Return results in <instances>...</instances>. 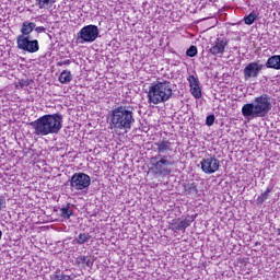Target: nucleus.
Segmentation results:
<instances>
[{
    "mask_svg": "<svg viewBox=\"0 0 280 280\" xmlns=\"http://www.w3.org/2000/svg\"><path fill=\"white\" fill-rule=\"evenodd\" d=\"M31 126L37 137L58 135L62 129V116L60 114L44 115L31 122Z\"/></svg>",
    "mask_w": 280,
    "mask_h": 280,
    "instance_id": "1",
    "label": "nucleus"
},
{
    "mask_svg": "<svg viewBox=\"0 0 280 280\" xmlns=\"http://www.w3.org/2000/svg\"><path fill=\"white\" fill-rule=\"evenodd\" d=\"M110 130H131L135 125V113L131 107L120 105L109 112Z\"/></svg>",
    "mask_w": 280,
    "mask_h": 280,
    "instance_id": "2",
    "label": "nucleus"
},
{
    "mask_svg": "<svg viewBox=\"0 0 280 280\" xmlns=\"http://www.w3.org/2000/svg\"><path fill=\"white\" fill-rule=\"evenodd\" d=\"M272 110L270 96L262 94L254 98V103L244 104L241 113L245 119H257V117H266Z\"/></svg>",
    "mask_w": 280,
    "mask_h": 280,
    "instance_id": "3",
    "label": "nucleus"
},
{
    "mask_svg": "<svg viewBox=\"0 0 280 280\" xmlns=\"http://www.w3.org/2000/svg\"><path fill=\"white\" fill-rule=\"evenodd\" d=\"M172 83L170 81H156L149 86L148 102L149 104H165L172 97Z\"/></svg>",
    "mask_w": 280,
    "mask_h": 280,
    "instance_id": "4",
    "label": "nucleus"
},
{
    "mask_svg": "<svg viewBox=\"0 0 280 280\" xmlns=\"http://www.w3.org/2000/svg\"><path fill=\"white\" fill-rule=\"evenodd\" d=\"M150 172L154 176H170L172 174V165L174 162L170 161L167 155L158 154L150 159Z\"/></svg>",
    "mask_w": 280,
    "mask_h": 280,
    "instance_id": "5",
    "label": "nucleus"
},
{
    "mask_svg": "<svg viewBox=\"0 0 280 280\" xmlns=\"http://www.w3.org/2000/svg\"><path fill=\"white\" fill-rule=\"evenodd\" d=\"M91 186V176L86 173H74L70 179V187L77 191H82Z\"/></svg>",
    "mask_w": 280,
    "mask_h": 280,
    "instance_id": "6",
    "label": "nucleus"
},
{
    "mask_svg": "<svg viewBox=\"0 0 280 280\" xmlns=\"http://www.w3.org/2000/svg\"><path fill=\"white\" fill-rule=\"evenodd\" d=\"M18 49L22 51H28V54H36L39 46L36 39L30 40V36L19 35L16 38Z\"/></svg>",
    "mask_w": 280,
    "mask_h": 280,
    "instance_id": "7",
    "label": "nucleus"
},
{
    "mask_svg": "<svg viewBox=\"0 0 280 280\" xmlns=\"http://www.w3.org/2000/svg\"><path fill=\"white\" fill-rule=\"evenodd\" d=\"M97 36H100V28L93 24L84 26L79 32V38L82 43H95Z\"/></svg>",
    "mask_w": 280,
    "mask_h": 280,
    "instance_id": "8",
    "label": "nucleus"
},
{
    "mask_svg": "<svg viewBox=\"0 0 280 280\" xmlns=\"http://www.w3.org/2000/svg\"><path fill=\"white\" fill-rule=\"evenodd\" d=\"M201 170L203 174H215L220 170V160L210 156L201 161Z\"/></svg>",
    "mask_w": 280,
    "mask_h": 280,
    "instance_id": "9",
    "label": "nucleus"
},
{
    "mask_svg": "<svg viewBox=\"0 0 280 280\" xmlns=\"http://www.w3.org/2000/svg\"><path fill=\"white\" fill-rule=\"evenodd\" d=\"M261 69H264V65L255 61L249 62L243 70L244 79L248 81L252 78H258L259 73H261Z\"/></svg>",
    "mask_w": 280,
    "mask_h": 280,
    "instance_id": "10",
    "label": "nucleus"
},
{
    "mask_svg": "<svg viewBox=\"0 0 280 280\" xmlns=\"http://www.w3.org/2000/svg\"><path fill=\"white\" fill-rule=\"evenodd\" d=\"M226 45H229V40L224 37H218L211 44L210 54L212 56H222L224 50L226 49Z\"/></svg>",
    "mask_w": 280,
    "mask_h": 280,
    "instance_id": "11",
    "label": "nucleus"
},
{
    "mask_svg": "<svg viewBox=\"0 0 280 280\" xmlns=\"http://www.w3.org/2000/svg\"><path fill=\"white\" fill-rule=\"evenodd\" d=\"M190 86V93L195 100H200L202 97V89L200 88V80L198 77L190 74L187 78Z\"/></svg>",
    "mask_w": 280,
    "mask_h": 280,
    "instance_id": "12",
    "label": "nucleus"
},
{
    "mask_svg": "<svg viewBox=\"0 0 280 280\" xmlns=\"http://www.w3.org/2000/svg\"><path fill=\"white\" fill-rule=\"evenodd\" d=\"M191 222H194L192 219H184L180 221V219H174L172 222H170L168 229L173 231L174 233H178V231H185L188 229V226H191Z\"/></svg>",
    "mask_w": 280,
    "mask_h": 280,
    "instance_id": "13",
    "label": "nucleus"
},
{
    "mask_svg": "<svg viewBox=\"0 0 280 280\" xmlns=\"http://www.w3.org/2000/svg\"><path fill=\"white\" fill-rule=\"evenodd\" d=\"M267 69H276L277 71L280 70V55H273L268 58L266 62Z\"/></svg>",
    "mask_w": 280,
    "mask_h": 280,
    "instance_id": "14",
    "label": "nucleus"
},
{
    "mask_svg": "<svg viewBox=\"0 0 280 280\" xmlns=\"http://www.w3.org/2000/svg\"><path fill=\"white\" fill-rule=\"evenodd\" d=\"M158 148V152L163 153V152H172L173 150V143L170 142V140H161L160 142L155 143Z\"/></svg>",
    "mask_w": 280,
    "mask_h": 280,
    "instance_id": "15",
    "label": "nucleus"
},
{
    "mask_svg": "<svg viewBox=\"0 0 280 280\" xmlns=\"http://www.w3.org/2000/svg\"><path fill=\"white\" fill-rule=\"evenodd\" d=\"M35 27L36 24L34 22H24L21 27V36H30Z\"/></svg>",
    "mask_w": 280,
    "mask_h": 280,
    "instance_id": "16",
    "label": "nucleus"
},
{
    "mask_svg": "<svg viewBox=\"0 0 280 280\" xmlns=\"http://www.w3.org/2000/svg\"><path fill=\"white\" fill-rule=\"evenodd\" d=\"M92 237L93 236H91L89 233L84 232L80 233L77 237H74L72 242L73 244H79L80 246H82V244H89Z\"/></svg>",
    "mask_w": 280,
    "mask_h": 280,
    "instance_id": "17",
    "label": "nucleus"
},
{
    "mask_svg": "<svg viewBox=\"0 0 280 280\" xmlns=\"http://www.w3.org/2000/svg\"><path fill=\"white\" fill-rule=\"evenodd\" d=\"M35 3L39 10H49V8L54 7L56 0H35Z\"/></svg>",
    "mask_w": 280,
    "mask_h": 280,
    "instance_id": "18",
    "label": "nucleus"
},
{
    "mask_svg": "<svg viewBox=\"0 0 280 280\" xmlns=\"http://www.w3.org/2000/svg\"><path fill=\"white\" fill-rule=\"evenodd\" d=\"M73 80V77L71 75V71L63 70L59 75V82L61 84H69Z\"/></svg>",
    "mask_w": 280,
    "mask_h": 280,
    "instance_id": "19",
    "label": "nucleus"
},
{
    "mask_svg": "<svg viewBox=\"0 0 280 280\" xmlns=\"http://www.w3.org/2000/svg\"><path fill=\"white\" fill-rule=\"evenodd\" d=\"M272 191L271 187H268L265 192L260 194L257 199L256 202L257 205H264V202H266V200H268V198H270V192Z\"/></svg>",
    "mask_w": 280,
    "mask_h": 280,
    "instance_id": "20",
    "label": "nucleus"
},
{
    "mask_svg": "<svg viewBox=\"0 0 280 280\" xmlns=\"http://www.w3.org/2000/svg\"><path fill=\"white\" fill-rule=\"evenodd\" d=\"M256 19H259V13L252 11L247 16L244 18L245 25H253Z\"/></svg>",
    "mask_w": 280,
    "mask_h": 280,
    "instance_id": "21",
    "label": "nucleus"
},
{
    "mask_svg": "<svg viewBox=\"0 0 280 280\" xmlns=\"http://www.w3.org/2000/svg\"><path fill=\"white\" fill-rule=\"evenodd\" d=\"M50 280H71V276H67L65 273H52L50 276Z\"/></svg>",
    "mask_w": 280,
    "mask_h": 280,
    "instance_id": "22",
    "label": "nucleus"
},
{
    "mask_svg": "<svg viewBox=\"0 0 280 280\" xmlns=\"http://www.w3.org/2000/svg\"><path fill=\"white\" fill-rule=\"evenodd\" d=\"M186 56H188L189 58H195V56H198V47H196V46H190V47L186 50Z\"/></svg>",
    "mask_w": 280,
    "mask_h": 280,
    "instance_id": "23",
    "label": "nucleus"
},
{
    "mask_svg": "<svg viewBox=\"0 0 280 280\" xmlns=\"http://www.w3.org/2000/svg\"><path fill=\"white\" fill-rule=\"evenodd\" d=\"M60 213L61 218H65L66 220H69L71 215H73V211H71L69 208H61Z\"/></svg>",
    "mask_w": 280,
    "mask_h": 280,
    "instance_id": "24",
    "label": "nucleus"
},
{
    "mask_svg": "<svg viewBox=\"0 0 280 280\" xmlns=\"http://www.w3.org/2000/svg\"><path fill=\"white\" fill-rule=\"evenodd\" d=\"M215 124V116L214 115H209L206 118V126H213Z\"/></svg>",
    "mask_w": 280,
    "mask_h": 280,
    "instance_id": "25",
    "label": "nucleus"
},
{
    "mask_svg": "<svg viewBox=\"0 0 280 280\" xmlns=\"http://www.w3.org/2000/svg\"><path fill=\"white\" fill-rule=\"evenodd\" d=\"M69 65H71V60L70 59L57 62V67H65V66L68 67Z\"/></svg>",
    "mask_w": 280,
    "mask_h": 280,
    "instance_id": "26",
    "label": "nucleus"
},
{
    "mask_svg": "<svg viewBox=\"0 0 280 280\" xmlns=\"http://www.w3.org/2000/svg\"><path fill=\"white\" fill-rule=\"evenodd\" d=\"M4 207H5V198H3V196L0 195V211L4 209Z\"/></svg>",
    "mask_w": 280,
    "mask_h": 280,
    "instance_id": "27",
    "label": "nucleus"
},
{
    "mask_svg": "<svg viewBox=\"0 0 280 280\" xmlns=\"http://www.w3.org/2000/svg\"><path fill=\"white\" fill-rule=\"evenodd\" d=\"M45 26H37V27H35V32L37 33V34H43V32H45Z\"/></svg>",
    "mask_w": 280,
    "mask_h": 280,
    "instance_id": "28",
    "label": "nucleus"
},
{
    "mask_svg": "<svg viewBox=\"0 0 280 280\" xmlns=\"http://www.w3.org/2000/svg\"><path fill=\"white\" fill-rule=\"evenodd\" d=\"M3 237V232L0 230V240Z\"/></svg>",
    "mask_w": 280,
    "mask_h": 280,
    "instance_id": "29",
    "label": "nucleus"
},
{
    "mask_svg": "<svg viewBox=\"0 0 280 280\" xmlns=\"http://www.w3.org/2000/svg\"><path fill=\"white\" fill-rule=\"evenodd\" d=\"M278 235H280V228L278 229Z\"/></svg>",
    "mask_w": 280,
    "mask_h": 280,
    "instance_id": "30",
    "label": "nucleus"
}]
</instances>
